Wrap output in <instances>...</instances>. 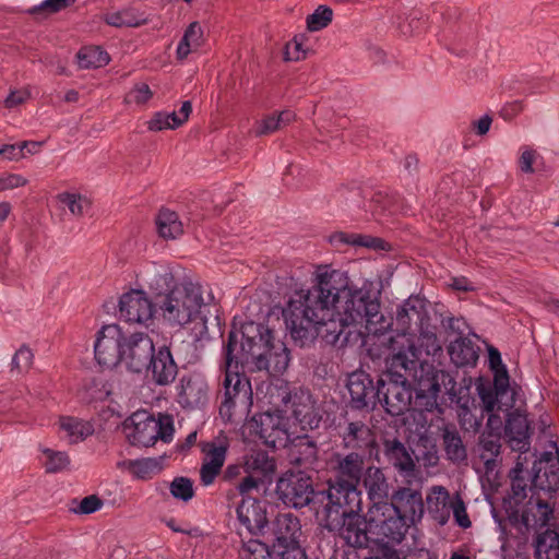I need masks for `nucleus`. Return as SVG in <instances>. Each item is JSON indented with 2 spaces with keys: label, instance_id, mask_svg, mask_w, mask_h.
Masks as SVG:
<instances>
[{
  "label": "nucleus",
  "instance_id": "nucleus-1",
  "mask_svg": "<svg viewBox=\"0 0 559 559\" xmlns=\"http://www.w3.org/2000/svg\"><path fill=\"white\" fill-rule=\"evenodd\" d=\"M409 354L401 350L392 355L388 370L379 377V403L388 414L401 416L412 406L418 412H432L438 408L442 388L451 402H460L462 389L450 372L418 361L413 346Z\"/></svg>",
  "mask_w": 559,
  "mask_h": 559
},
{
  "label": "nucleus",
  "instance_id": "nucleus-2",
  "mask_svg": "<svg viewBox=\"0 0 559 559\" xmlns=\"http://www.w3.org/2000/svg\"><path fill=\"white\" fill-rule=\"evenodd\" d=\"M304 302L313 311L314 320L329 318L328 306L332 305L341 322L364 325L372 334H382L392 324L381 311L380 290L371 284L353 287L346 273L338 270L318 272Z\"/></svg>",
  "mask_w": 559,
  "mask_h": 559
},
{
  "label": "nucleus",
  "instance_id": "nucleus-3",
  "mask_svg": "<svg viewBox=\"0 0 559 559\" xmlns=\"http://www.w3.org/2000/svg\"><path fill=\"white\" fill-rule=\"evenodd\" d=\"M235 333L238 340L234 350V355H237L235 369H238L239 364H251L254 370H265L272 376L283 374L287 370L289 350L283 341L275 338L269 326L250 321L243 323L240 331Z\"/></svg>",
  "mask_w": 559,
  "mask_h": 559
},
{
  "label": "nucleus",
  "instance_id": "nucleus-4",
  "mask_svg": "<svg viewBox=\"0 0 559 559\" xmlns=\"http://www.w3.org/2000/svg\"><path fill=\"white\" fill-rule=\"evenodd\" d=\"M309 288L295 290L289 297L286 307L283 310V317L289 335L299 347L310 346L318 336L329 345H336L344 332L345 324L337 319V311L332 305H329L331 316L324 320L316 319L313 311L307 309L304 302Z\"/></svg>",
  "mask_w": 559,
  "mask_h": 559
},
{
  "label": "nucleus",
  "instance_id": "nucleus-5",
  "mask_svg": "<svg viewBox=\"0 0 559 559\" xmlns=\"http://www.w3.org/2000/svg\"><path fill=\"white\" fill-rule=\"evenodd\" d=\"M238 340L235 332H229L224 346V380L219 406L221 417L228 423L246 416L252 405L250 380L235 369L237 355H234Z\"/></svg>",
  "mask_w": 559,
  "mask_h": 559
},
{
  "label": "nucleus",
  "instance_id": "nucleus-6",
  "mask_svg": "<svg viewBox=\"0 0 559 559\" xmlns=\"http://www.w3.org/2000/svg\"><path fill=\"white\" fill-rule=\"evenodd\" d=\"M204 306L202 287L198 283L183 281L173 287L166 295L156 299L155 307L162 317L171 325L182 326L189 322L201 319L205 328V318L201 317Z\"/></svg>",
  "mask_w": 559,
  "mask_h": 559
},
{
  "label": "nucleus",
  "instance_id": "nucleus-7",
  "mask_svg": "<svg viewBox=\"0 0 559 559\" xmlns=\"http://www.w3.org/2000/svg\"><path fill=\"white\" fill-rule=\"evenodd\" d=\"M314 504V515L319 524L330 522L335 526L334 521L342 515L361 511V491L357 485L329 479L328 488L318 490Z\"/></svg>",
  "mask_w": 559,
  "mask_h": 559
},
{
  "label": "nucleus",
  "instance_id": "nucleus-8",
  "mask_svg": "<svg viewBox=\"0 0 559 559\" xmlns=\"http://www.w3.org/2000/svg\"><path fill=\"white\" fill-rule=\"evenodd\" d=\"M270 403L277 412L292 409V415L302 430L319 428L322 420L320 411L309 391L302 389L290 390L285 381L270 386L267 390Z\"/></svg>",
  "mask_w": 559,
  "mask_h": 559
},
{
  "label": "nucleus",
  "instance_id": "nucleus-9",
  "mask_svg": "<svg viewBox=\"0 0 559 559\" xmlns=\"http://www.w3.org/2000/svg\"><path fill=\"white\" fill-rule=\"evenodd\" d=\"M369 533L381 543L400 544L411 525L388 502L373 503L367 512Z\"/></svg>",
  "mask_w": 559,
  "mask_h": 559
},
{
  "label": "nucleus",
  "instance_id": "nucleus-10",
  "mask_svg": "<svg viewBox=\"0 0 559 559\" xmlns=\"http://www.w3.org/2000/svg\"><path fill=\"white\" fill-rule=\"evenodd\" d=\"M280 499L295 509L310 507L314 512L318 490L313 487L312 476L304 471L286 472L276 485Z\"/></svg>",
  "mask_w": 559,
  "mask_h": 559
},
{
  "label": "nucleus",
  "instance_id": "nucleus-11",
  "mask_svg": "<svg viewBox=\"0 0 559 559\" xmlns=\"http://www.w3.org/2000/svg\"><path fill=\"white\" fill-rule=\"evenodd\" d=\"M126 334L117 324L102 328L94 345L95 359L103 368L111 369L122 362V343Z\"/></svg>",
  "mask_w": 559,
  "mask_h": 559
},
{
  "label": "nucleus",
  "instance_id": "nucleus-12",
  "mask_svg": "<svg viewBox=\"0 0 559 559\" xmlns=\"http://www.w3.org/2000/svg\"><path fill=\"white\" fill-rule=\"evenodd\" d=\"M155 352L153 340L146 333H132L126 335L122 343V364L134 373H141L150 367Z\"/></svg>",
  "mask_w": 559,
  "mask_h": 559
},
{
  "label": "nucleus",
  "instance_id": "nucleus-13",
  "mask_svg": "<svg viewBox=\"0 0 559 559\" xmlns=\"http://www.w3.org/2000/svg\"><path fill=\"white\" fill-rule=\"evenodd\" d=\"M428 322L427 301L418 295H412L404 300L395 313L396 329L403 335L417 334Z\"/></svg>",
  "mask_w": 559,
  "mask_h": 559
},
{
  "label": "nucleus",
  "instance_id": "nucleus-14",
  "mask_svg": "<svg viewBox=\"0 0 559 559\" xmlns=\"http://www.w3.org/2000/svg\"><path fill=\"white\" fill-rule=\"evenodd\" d=\"M347 389L350 395V406L354 409L373 411L379 403V379L373 382L369 373L362 370L354 371L348 376Z\"/></svg>",
  "mask_w": 559,
  "mask_h": 559
},
{
  "label": "nucleus",
  "instance_id": "nucleus-15",
  "mask_svg": "<svg viewBox=\"0 0 559 559\" xmlns=\"http://www.w3.org/2000/svg\"><path fill=\"white\" fill-rule=\"evenodd\" d=\"M335 522V527L330 522H324L320 525L329 532L337 533L352 547L362 548L368 545L367 515L362 518L360 512H354L348 515H342Z\"/></svg>",
  "mask_w": 559,
  "mask_h": 559
},
{
  "label": "nucleus",
  "instance_id": "nucleus-16",
  "mask_svg": "<svg viewBox=\"0 0 559 559\" xmlns=\"http://www.w3.org/2000/svg\"><path fill=\"white\" fill-rule=\"evenodd\" d=\"M382 453L386 463L401 476L408 478L416 475L417 465L414 451L397 437L382 439Z\"/></svg>",
  "mask_w": 559,
  "mask_h": 559
},
{
  "label": "nucleus",
  "instance_id": "nucleus-17",
  "mask_svg": "<svg viewBox=\"0 0 559 559\" xmlns=\"http://www.w3.org/2000/svg\"><path fill=\"white\" fill-rule=\"evenodd\" d=\"M365 461L366 455L361 452H334L330 459L332 479L358 486L364 474Z\"/></svg>",
  "mask_w": 559,
  "mask_h": 559
},
{
  "label": "nucleus",
  "instance_id": "nucleus-18",
  "mask_svg": "<svg viewBox=\"0 0 559 559\" xmlns=\"http://www.w3.org/2000/svg\"><path fill=\"white\" fill-rule=\"evenodd\" d=\"M301 536V524L299 519L292 513H280L271 526L269 525L267 535L264 540L271 545V548H283L286 545L299 543Z\"/></svg>",
  "mask_w": 559,
  "mask_h": 559
},
{
  "label": "nucleus",
  "instance_id": "nucleus-19",
  "mask_svg": "<svg viewBox=\"0 0 559 559\" xmlns=\"http://www.w3.org/2000/svg\"><path fill=\"white\" fill-rule=\"evenodd\" d=\"M236 512L238 521L250 534L261 537L267 535L269 521L263 502L251 497H243Z\"/></svg>",
  "mask_w": 559,
  "mask_h": 559
},
{
  "label": "nucleus",
  "instance_id": "nucleus-20",
  "mask_svg": "<svg viewBox=\"0 0 559 559\" xmlns=\"http://www.w3.org/2000/svg\"><path fill=\"white\" fill-rule=\"evenodd\" d=\"M388 504H391L411 526L419 522L425 512L421 492L409 487L396 489Z\"/></svg>",
  "mask_w": 559,
  "mask_h": 559
},
{
  "label": "nucleus",
  "instance_id": "nucleus-21",
  "mask_svg": "<svg viewBox=\"0 0 559 559\" xmlns=\"http://www.w3.org/2000/svg\"><path fill=\"white\" fill-rule=\"evenodd\" d=\"M146 377L155 385L166 386L173 383L178 373V366L173 357L170 347L160 346L153 353L150 367L145 368Z\"/></svg>",
  "mask_w": 559,
  "mask_h": 559
},
{
  "label": "nucleus",
  "instance_id": "nucleus-22",
  "mask_svg": "<svg viewBox=\"0 0 559 559\" xmlns=\"http://www.w3.org/2000/svg\"><path fill=\"white\" fill-rule=\"evenodd\" d=\"M153 304L141 290H131L121 296L120 317L128 322L145 323L153 317Z\"/></svg>",
  "mask_w": 559,
  "mask_h": 559
},
{
  "label": "nucleus",
  "instance_id": "nucleus-23",
  "mask_svg": "<svg viewBox=\"0 0 559 559\" xmlns=\"http://www.w3.org/2000/svg\"><path fill=\"white\" fill-rule=\"evenodd\" d=\"M228 445L216 442H203L201 451L204 454L200 468V480L203 486L212 485L216 477L222 474Z\"/></svg>",
  "mask_w": 559,
  "mask_h": 559
},
{
  "label": "nucleus",
  "instance_id": "nucleus-24",
  "mask_svg": "<svg viewBox=\"0 0 559 559\" xmlns=\"http://www.w3.org/2000/svg\"><path fill=\"white\" fill-rule=\"evenodd\" d=\"M338 436L342 448L346 451L366 453V450L374 443L370 427L362 420L346 421L340 426Z\"/></svg>",
  "mask_w": 559,
  "mask_h": 559
},
{
  "label": "nucleus",
  "instance_id": "nucleus-25",
  "mask_svg": "<svg viewBox=\"0 0 559 559\" xmlns=\"http://www.w3.org/2000/svg\"><path fill=\"white\" fill-rule=\"evenodd\" d=\"M504 435L512 450L525 452L528 449L531 437L530 424L521 406L508 413Z\"/></svg>",
  "mask_w": 559,
  "mask_h": 559
},
{
  "label": "nucleus",
  "instance_id": "nucleus-26",
  "mask_svg": "<svg viewBox=\"0 0 559 559\" xmlns=\"http://www.w3.org/2000/svg\"><path fill=\"white\" fill-rule=\"evenodd\" d=\"M440 438L444 456L449 462L455 465L467 462V445L454 424L448 423L440 427Z\"/></svg>",
  "mask_w": 559,
  "mask_h": 559
},
{
  "label": "nucleus",
  "instance_id": "nucleus-27",
  "mask_svg": "<svg viewBox=\"0 0 559 559\" xmlns=\"http://www.w3.org/2000/svg\"><path fill=\"white\" fill-rule=\"evenodd\" d=\"M207 401V384L199 376H185L180 380L178 402L188 408H199Z\"/></svg>",
  "mask_w": 559,
  "mask_h": 559
},
{
  "label": "nucleus",
  "instance_id": "nucleus-28",
  "mask_svg": "<svg viewBox=\"0 0 559 559\" xmlns=\"http://www.w3.org/2000/svg\"><path fill=\"white\" fill-rule=\"evenodd\" d=\"M131 426H127L131 431L128 432V439L133 445L151 447L157 441L155 431V417L146 413H136L130 417Z\"/></svg>",
  "mask_w": 559,
  "mask_h": 559
},
{
  "label": "nucleus",
  "instance_id": "nucleus-29",
  "mask_svg": "<svg viewBox=\"0 0 559 559\" xmlns=\"http://www.w3.org/2000/svg\"><path fill=\"white\" fill-rule=\"evenodd\" d=\"M289 455L292 463L316 469L319 463L318 443L308 435L297 436L292 442Z\"/></svg>",
  "mask_w": 559,
  "mask_h": 559
},
{
  "label": "nucleus",
  "instance_id": "nucleus-30",
  "mask_svg": "<svg viewBox=\"0 0 559 559\" xmlns=\"http://www.w3.org/2000/svg\"><path fill=\"white\" fill-rule=\"evenodd\" d=\"M428 514L439 525L443 526L449 522L453 496L443 486H433L426 498Z\"/></svg>",
  "mask_w": 559,
  "mask_h": 559
},
{
  "label": "nucleus",
  "instance_id": "nucleus-31",
  "mask_svg": "<svg viewBox=\"0 0 559 559\" xmlns=\"http://www.w3.org/2000/svg\"><path fill=\"white\" fill-rule=\"evenodd\" d=\"M362 476L364 486L372 504L388 502L390 485L382 468L373 465L368 466Z\"/></svg>",
  "mask_w": 559,
  "mask_h": 559
},
{
  "label": "nucleus",
  "instance_id": "nucleus-32",
  "mask_svg": "<svg viewBox=\"0 0 559 559\" xmlns=\"http://www.w3.org/2000/svg\"><path fill=\"white\" fill-rule=\"evenodd\" d=\"M257 424V433L269 445L276 447L287 439V431L281 426V418L273 416L270 412L259 415L254 418Z\"/></svg>",
  "mask_w": 559,
  "mask_h": 559
},
{
  "label": "nucleus",
  "instance_id": "nucleus-33",
  "mask_svg": "<svg viewBox=\"0 0 559 559\" xmlns=\"http://www.w3.org/2000/svg\"><path fill=\"white\" fill-rule=\"evenodd\" d=\"M500 432L485 431L479 437V457L484 461L486 472L498 467V456L501 450Z\"/></svg>",
  "mask_w": 559,
  "mask_h": 559
},
{
  "label": "nucleus",
  "instance_id": "nucleus-34",
  "mask_svg": "<svg viewBox=\"0 0 559 559\" xmlns=\"http://www.w3.org/2000/svg\"><path fill=\"white\" fill-rule=\"evenodd\" d=\"M448 352L451 361L456 367L475 365L478 359L475 344L471 340L463 336H459V338L451 342L448 347Z\"/></svg>",
  "mask_w": 559,
  "mask_h": 559
},
{
  "label": "nucleus",
  "instance_id": "nucleus-35",
  "mask_svg": "<svg viewBox=\"0 0 559 559\" xmlns=\"http://www.w3.org/2000/svg\"><path fill=\"white\" fill-rule=\"evenodd\" d=\"M534 475L531 479V490L554 492L559 489V467L555 464L544 467L533 466Z\"/></svg>",
  "mask_w": 559,
  "mask_h": 559
},
{
  "label": "nucleus",
  "instance_id": "nucleus-36",
  "mask_svg": "<svg viewBox=\"0 0 559 559\" xmlns=\"http://www.w3.org/2000/svg\"><path fill=\"white\" fill-rule=\"evenodd\" d=\"M495 388L498 390V412L509 413L518 408L516 396L518 389L510 385L508 372H502L497 379H493Z\"/></svg>",
  "mask_w": 559,
  "mask_h": 559
},
{
  "label": "nucleus",
  "instance_id": "nucleus-37",
  "mask_svg": "<svg viewBox=\"0 0 559 559\" xmlns=\"http://www.w3.org/2000/svg\"><path fill=\"white\" fill-rule=\"evenodd\" d=\"M535 555L536 559H559V527L537 535Z\"/></svg>",
  "mask_w": 559,
  "mask_h": 559
},
{
  "label": "nucleus",
  "instance_id": "nucleus-38",
  "mask_svg": "<svg viewBox=\"0 0 559 559\" xmlns=\"http://www.w3.org/2000/svg\"><path fill=\"white\" fill-rule=\"evenodd\" d=\"M156 227L159 236L164 239H176L183 234V226L178 214L168 209L159 210Z\"/></svg>",
  "mask_w": 559,
  "mask_h": 559
},
{
  "label": "nucleus",
  "instance_id": "nucleus-39",
  "mask_svg": "<svg viewBox=\"0 0 559 559\" xmlns=\"http://www.w3.org/2000/svg\"><path fill=\"white\" fill-rule=\"evenodd\" d=\"M203 44V29L198 22H192L186 28L177 47V59L185 60L189 53L197 50Z\"/></svg>",
  "mask_w": 559,
  "mask_h": 559
},
{
  "label": "nucleus",
  "instance_id": "nucleus-40",
  "mask_svg": "<svg viewBox=\"0 0 559 559\" xmlns=\"http://www.w3.org/2000/svg\"><path fill=\"white\" fill-rule=\"evenodd\" d=\"M80 69H97L109 63V55L98 46H86L76 53Z\"/></svg>",
  "mask_w": 559,
  "mask_h": 559
},
{
  "label": "nucleus",
  "instance_id": "nucleus-41",
  "mask_svg": "<svg viewBox=\"0 0 559 559\" xmlns=\"http://www.w3.org/2000/svg\"><path fill=\"white\" fill-rule=\"evenodd\" d=\"M296 115L292 110H283L280 114L266 116L254 128L257 136L267 135L283 129L294 121Z\"/></svg>",
  "mask_w": 559,
  "mask_h": 559
},
{
  "label": "nucleus",
  "instance_id": "nucleus-42",
  "mask_svg": "<svg viewBox=\"0 0 559 559\" xmlns=\"http://www.w3.org/2000/svg\"><path fill=\"white\" fill-rule=\"evenodd\" d=\"M333 245H350L373 249H384L385 241L381 238L359 235V234H347L343 231L335 233L330 238Z\"/></svg>",
  "mask_w": 559,
  "mask_h": 559
},
{
  "label": "nucleus",
  "instance_id": "nucleus-43",
  "mask_svg": "<svg viewBox=\"0 0 559 559\" xmlns=\"http://www.w3.org/2000/svg\"><path fill=\"white\" fill-rule=\"evenodd\" d=\"M60 428L67 432L71 443L82 441L94 432L92 424L75 417L60 418Z\"/></svg>",
  "mask_w": 559,
  "mask_h": 559
},
{
  "label": "nucleus",
  "instance_id": "nucleus-44",
  "mask_svg": "<svg viewBox=\"0 0 559 559\" xmlns=\"http://www.w3.org/2000/svg\"><path fill=\"white\" fill-rule=\"evenodd\" d=\"M150 277V288L156 293L157 298L166 295L173 287L178 285L175 283V276L169 266H159Z\"/></svg>",
  "mask_w": 559,
  "mask_h": 559
},
{
  "label": "nucleus",
  "instance_id": "nucleus-45",
  "mask_svg": "<svg viewBox=\"0 0 559 559\" xmlns=\"http://www.w3.org/2000/svg\"><path fill=\"white\" fill-rule=\"evenodd\" d=\"M419 454L415 455L417 462H421L425 467H435L439 463L438 449L435 441L427 435L420 433L417 440Z\"/></svg>",
  "mask_w": 559,
  "mask_h": 559
},
{
  "label": "nucleus",
  "instance_id": "nucleus-46",
  "mask_svg": "<svg viewBox=\"0 0 559 559\" xmlns=\"http://www.w3.org/2000/svg\"><path fill=\"white\" fill-rule=\"evenodd\" d=\"M532 508L530 528L545 526L552 515V508L550 504L539 498L532 496L526 503V509Z\"/></svg>",
  "mask_w": 559,
  "mask_h": 559
},
{
  "label": "nucleus",
  "instance_id": "nucleus-47",
  "mask_svg": "<svg viewBox=\"0 0 559 559\" xmlns=\"http://www.w3.org/2000/svg\"><path fill=\"white\" fill-rule=\"evenodd\" d=\"M520 459L521 456L518 457L515 466L510 472L512 500L516 504H521L522 501L526 498L527 487L526 479L523 476L524 466L523 463L520 462Z\"/></svg>",
  "mask_w": 559,
  "mask_h": 559
},
{
  "label": "nucleus",
  "instance_id": "nucleus-48",
  "mask_svg": "<svg viewBox=\"0 0 559 559\" xmlns=\"http://www.w3.org/2000/svg\"><path fill=\"white\" fill-rule=\"evenodd\" d=\"M532 508L526 509L520 508V504L510 502L508 507H506L507 520L509 524L513 527H516L520 532L530 530V520H531Z\"/></svg>",
  "mask_w": 559,
  "mask_h": 559
},
{
  "label": "nucleus",
  "instance_id": "nucleus-49",
  "mask_svg": "<svg viewBox=\"0 0 559 559\" xmlns=\"http://www.w3.org/2000/svg\"><path fill=\"white\" fill-rule=\"evenodd\" d=\"M104 21L114 27H138L144 23L140 21L134 10L124 9L105 15Z\"/></svg>",
  "mask_w": 559,
  "mask_h": 559
},
{
  "label": "nucleus",
  "instance_id": "nucleus-50",
  "mask_svg": "<svg viewBox=\"0 0 559 559\" xmlns=\"http://www.w3.org/2000/svg\"><path fill=\"white\" fill-rule=\"evenodd\" d=\"M57 199L76 217L83 216L85 210L90 207L88 200L78 193L62 192L57 195Z\"/></svg>",
  "mask_w": 559,
  "mask_h": 559
},
{
  "label": "nucleus",
  "instance_id": "nucleus-51",
  "mask_svg": "<svg viewBox=\"0 0 559 559\" xmlns=\"http://www.w3.org/2000/svg\"><path fill=\"white\" fill-rule=\"evenodd\" d=\"M241 559H273V549L263 540H249L240 551Z\"/></svg>",
  "mask_w": 559,
  "mask_h": 559
},
{
  "label": "nucleus",
  "instance_id": "nucleus-52",
  "mask_svg": "<svg viewBox=\"0 0 559 559\" xmlns=\"http://www.w3.org/2000/svg\"><path fill=\"white\" fill-rule=\"evenodd\" d=\"M333 19V10L326 5H319L314 12L307 17V28L310 32H318L325 28Z\"/></svg>",
  "mask_w": 559,
  "mask_h": 559
},
{
  "label": "nucleus",
  "instance_id": "nucleus-53",
  "mask_svg": "<svg viewBox=\"0 0 559 559\" xmlns=\"http://www.w3.org/2000/svg\"><path fill=\"white\" fill-rule=\"evenodd\" d=\"M43 453L47 457V461L45 463V468L47 473L60 472L70 464V457L66 452L53 451L51 449H44Z\"/></svg>",
  "mask_w": 559,
  "mask_h": 559
},
{
  "label": "nucleus",
  "instance_id": "nucleus-54",
  "mask_svg": "<svg viewBox=\"0 0 559 559\" xmlns=\"http://www.w3.org/2000/svg\"><path fill=\"white\" fill-rule=\"evenodd\" d=\"M169 489L174 498L182 501H189L194 496L193 483L187 477H176L170 483Z\"/></svg>",
  "mask_w": 559,
  "mask_h": 559
},
{
  "label": "nucleus",
  "instance_id": "nucleus-55",
  "mask_svg": "<svg viewBox=\"0 0 559 559\" xmlns=\"http://www.w3.org/2000/svg\"><path fill=\"white\" fill-rule=\"evenodd\" d=\"M450 507H451V512L453 513L455 523L461 528H464V530L469 528L472 526V521L469 520V516L466 511L465 502L460 493L453 495V502H452V506H450Z\"/></svg>",
  "mask_w": 559,
  "mask_h": 559
},
{
  "label": "nucleus",
  "instance_id": "nucleus-56",
  "mask_svg": "<svg viewBox=\"0 0 559 559\" xmlns=\"http://www.w3.org/2000/svg\"><path fill=\"white\" fill-rule=\"evenodd\" d=\"M155 431L158 432L156 439L170 442L175 431L173 417L168 414H159L158 418H155Z\"/></svg>",
  "mask_w": 559,
  "mask_h": 559
},
{
  "label": "nucleus",
  "instance_id": "nucleus-57",
  "mask_svg": "<svg viewBox=\"0 0 559 559\" xmlns=\"http://www.w3.org/2000/svg\"><path fill=\"white\" fill-rule=\"evenodd\" d=\"M479 399L486 413L498 412V390L493 386L479 385L477 388Z\"/></svg>",
  "mask_w": 559,
  "mask_h": 559
},
{
  "label": "nucleus",
  "instance_id": "nucleus-58",
  "mask_svg": "<svg viewBox=\"0 0 559 559\" xmlns=\"http://www.w3.org/2000/svg\"><path fill=\"white\" fill-rule=\"evenodd\" d=\"M153 97V92L150 86L145 83L136 84L127 94L124 102L128 104L144 105Z\"/></svg>",
  "mask_w": 559,
  "mask_h": 559
},
{
  "label": "nucleus",
  "instance_id": "nucleus-59",
  "mask_svg": "<svg viewBox=\"0 0 559 559\" xmlns=\"http://www.w3.org/2000/svg\"><path fill=\"white\" fill-rule=\"evenodd\" d=\"M273 559H308L300 543L283 546L273 549Z\"/></svg>",
  "mask_w": 559,
  "mask_h": 559
},
{
  "label": "nucleus",
  "instance_id": "nucleus-60",
  "mask_svg": "<svg viewBox=\"0 0 559 559\" xmlns=\"http://www.w3.org/2000/svg\"><path fill=\"white\" fill-rule=\"evenodd\" d=\"M33 362V353L26 347L22 346L16 350L15 355L12 359V369L17 370L19 372L27 371Z\"/></svg>",
  "mask_w": 559,
  "mask_h": 559
},
{
  "label": "nucleus",
  "instance_id": "nucleus-61",
  "mask_svg": "<svg viewBox=\"0 0 559 559\" xmlns=\"http://www.w3.org/2000/svg\"><path fill=\"white\" fill-rule=\"evenodd\" d=\"M417 333L419 334L420 345L426 347L428 355L436 354L438 350H441L436 333L429 330V322L421 331H417Z\"/></svg>",
  "mask_w": 559,
  "mask_h": 559
},
{
  "label": "nucleus",
  "instance_id": "nucleus-62",
  "mask_svg": "<svg viewBox=\"0 0 559 559\" xmlns=\"http://www.w3.org/2000/svg\"><path fill=\"white\" fill-rule=\"evenodd\" d=\"M74 0H45L39 5L34 7L29 10L32 14H38L40 12H47L49 14L57 13L70 5Z\"/></svg>",
  "mask_w": 559,
  "mask_h": 559
},
{
  "label": "nucleus",
  "instance_id": "nucleus-63",
  "mask_svg": "<svg viewBox=\"0 0 559 559\" xmlns=\"http://www.w3.org/2000/svg\"><path fill=\"white\" fill-rule=\"evenodd\" d=\"M103 504L104 502L98 496L91 495L83 498L78 508H74L73 511L78 514H91L99 510Z\"/></svg>",
  "mask_w": 559,
  "mask_h": 559
},
{
  "label": "nucleus",
  "instance_id": "nucleus-64",
  "mask_svg": "<svg viewBox=\"0 0 559 559\" xmlns=\"http://www.w3.org/2000/svg\"><path fill=\"white\" fill-rule=\"evenodd\" d=\"M306 57V52L302 49V41L297 37L288 43L285 47L284 59L286 61H298Z\"/></svg>",
  "mask_w": 559,
  "mask_h": 559
}]
</instances>
